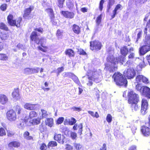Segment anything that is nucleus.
I'll use <instances>...</instances> for the list:
<instances>
[{
  "label": "nucleus",
  "mask_w": 150,
  "mask_h": 150,
  "mask_svg": "<svg viewBox=\"0 0 150 150\" xmlns=\"http://www.w3.org/2000/svg\"><path fill=\"white\" fill-rule=\"evenodd\" d=\"M124 59V58L122 56H120L118 59L117 58L115 59L112 54L109 55L107 57L105 69L110 72H113L117 69V65L118 62L122 64Z\"/></svg>",
  "instance_id": "f257e3e1"
},
{
  "label": "nucleus",
  "mask_w": 150,
  "mask_h": 150,
  "mask_svg": "<svg viewBox=\"0 0 150 150\" xmlns=\"http://www.w3.org/2000/svg\"><path fill=\"white\" fill-rule=\"evenodd\" d=\"M101 71L100 70H98L94 69L93 71L88 70L87 72L88 81L87 83L88 86H91L93 84V82L96 83H99L101 80Z\"/></svg>",
  "instance_id": "f03ea898"
},
{
  "label": "nucleus",
  "mask_w": 150,
  "mask_h": 150,
  "mask_svg": "<svg viewBox=\"0 0 150 150\" xmlns=\"http://www.w3.org/2000/svg\"><path fill=\"white\" fill-rule=\"evenodd\" d=\"M112 78L114 79V81L117 85L126 86L127 81L121 74L119 72L115 73L113 76Z\"/></svg>",
  "instance_id": "7ed1b4c3"
},
{
  "label": "nucleus",
  "mask_w": 150,
  "mask_h": 150,
  "mask_svg": "<svg viewBox=\"0 0 150 150\" xmlns=\"http://www.w3.org/2000/svg\"><path fill=\"white\" fill-rule=\"evenodd\" d=\"M138 95L132 91H130L128 93V103L129 104L137 103L138 101Z\"/></svg>",
  "instance_id": "20e7f679"
},
{
  "label": "nucleus",
  "mask_w": 150,
  "mask_h": 150,
  "mask_svg": "<svg viewBox=\"0 0 150 150\" xmlns=\"http://www.w3.org/2000/svg\"><path fill=\"white\" fill-rule=\"evenodd\" d=\"M128 59L129 61L132 62H135L137 59H139L135 53L134 49L133 47H131L129 50Z\"/></svg>",
  "instance_id": "39448f33"
},
{
  "label": "nucleus",
  "mask_w": 150,
  "mask_h": 150,
  "mask_svg": "<svg viewBox=\"0 0 150 150\" xmlns=\"http://www.w3.org/2000/svg\"><path fill=\"white\" fill-rule=\"evenodd\" d=\"M7 117L11 121L15 120L16 119V112L13 110H9L7 113Z\"/></svg>",
  "instance_id": "423d86ee"
},
{
  "label": "nucleus",
  "mask_w": 150,
  "mask_h": 150,
  "mask_svg": "<svg viewBox=\"0 0 150 150\" xmlns=\"http://www.w3.org/2000/svg\"><path fill=\"white\" fill-rule=\"evenodd\" d=\"M101 43L98 41L90 42L91 49L92 50H100L101 47Z\"/></svg>",
  "instance_id": "0eeeda50"
},
{
  "label": "nucleus",
  "mask_w": 150,
  "mask_h": 150,
  "mask_svg": "<svg viewBox=\"0 0 150 150\" xmlns=\"http://www.w3.org/2000/svg\"><path fill=\"white\" fill-rule=\"evenodd\" d=\"M148 103L147 100L143 99L142 101L141 112L143 115H145L147 112L146 110L147 109Z\"/></svg>",
  "instance_id": "6e6552de"
},
{
  "label": "nucleus",
  "mask_w": 150,
  "mask_h": 150,
  "mask_svg": "<svg viewBox=\"0 0 150 150\" xmlns=\"http://www.w3.org/2000/svg\"><path fill=\"white\" fill-rule=\"evenodd\" d=\"M145 45L142 46L139 49L140 54L143 55L150 50V44H148L145 43L144 41Z\"/></svg>",
  "instance_id": "1a4fd4ad"
},
{
  "label": "nucleus",
  "mask_w": 150,
  "mask_h": 150,
  "mask_svg": "<svg viewBox=\"0 0 150 150\" xmlns=\"http://www.w3.org/2000/svg\"><path fill=\"white\" fill-rule=\"evenodd\" d=\"M125 75L128 79L133 78L135 75V72L134 70L133 69L129 68L125 72Z\"/></svg>",
  "instance_id": "9d476101"
},
{
  "label": "nucleus",
  "mask_w": 150,
  "mask_h": 150,
  "mask_svg": "<svg viewBox=\"0 0 150 150\" xmlns=\"http://www.w3.org/2000/svg\"><path fill=\"white\" fill-rule=\"evenodd\" d=\"M29 120V118L27 117H26L24 119H21L20 123L18 124V127L21 129L23 128L26 125H27V123H29V122H28Z\"/></svg>",
  "instance_id": "9b49d317"
},
{
  "label": "nucleus",
  "mask_w": 150,
  "mask_h": 150,
  "mask_svg": "<svg viewBox=\"0 0 150 150\" xmlns=\"http://www.w3.org/2000/svg\"><path fill=\"white\" fill-rule=\"evenodd\" d=\"M136 81L137 83L141 82L146 83H149L148 80L146 78L142 75H140L137 76L136 78Z\"/></svg>",
  "instance_id": "f8f14e48"
},
{
  "label": "nucleus",
  "mask_w": 150,
  "mask_h": 150,
  "mask_svg": "<svg viewBox=\"0 0 150 150\" xmlns=\"http://www.w3.org/2000/svg\"><path fill=\"white\" fill-rule=\"evenodd\" d=\"M39 34L33 31L30 35V38L32 41H34L36 43L39 44L40 40L38 37Z\"/></svg>",
  "instance_id": "ddd939ff"
},
{
  "label": "nucleus",
  "mask_w": 150,
  "mask_h": 150,
  "mask_svg": "<svg viewBox=\"0 0 150 150\" xmlns=\"http://www.w3.org/2000/svg\"><path fill=\"white\" fill-rule=\"evenodd\" d=\"M141 131L144 136L147 137L150 134V129L145 126H143L141 127Z\"/></svg>",
  "instance_id": "4468645a"
},
{
  "label": "nucleus",
  "mask_w": 150,
  "mask_h": 150,
  "mask_svg": "<svg viewBox=\"0 0 150 150\" xmlns=\"http://www.w3.org/2000/svg\"><path fill=\"white\" fill-rule=\"evenodd\" d=\"M40 118H37L33 120L29 119V123H27V125L31 126L39 124L40 122Z\"/></svg>",
  "instance_id": "2eb2a0df"
},
{
  "label": "nucleus",
  "mask_w": 150,
  "mask_h": 150,
  "mask_svg": "<svg viewBox=\"0 0 150 150\" xmlns=\"http://www.w3.org/2000/svg\"><path fill=\"white\" fill-rule=\"evenodd\" d=\"M22 20L21 18L19 17L16 20H14L13 19L11 20V22L13 23L12 24H9V25L12 26H16L17 27H20V23Z\"/></svg>",
  "instance_id": "dca6fc26"
},
{
  "label": "nucleus",
  "mask_w": 150,
  "mask_h": 150,
  "mask_svg": "<svg viewBox=\"0 0 150 150\" xmlns=\"http://www.w3.org/2000/svg\"><path fill=\"white\" fill-rule=\"evenodd\" d=\"M62 13L64 17L67 18H72L74 15V13L68 11H62Z\"/></svg>",
  "instance_id": "f3484780"
},
{
  "label": "nucleus",
  "mask_w": 150,
  "mask_h": 150,
  "mask_svg": "<svg viewBox=\"0 0 150 150\" xmlns=\"http://www.w3.org/2000/svg\"><path fill=\"white\" fill-rule=\"evenodd\" d=\"M34 9L33 6H30L28 8L25 9L24 11V13L23 17L25 18H27L30 13L31 11Z\"/></svg>",
  "instance_id": "a211bd4d"
},
{
  "label": "nucleus",
  "mask_w": 150,
  "mask_h": 150,
  "mask_svg": "<svg viewBox=\"0 0 150 150\" xmlns=\"http://www.w3.org/2000/svg\"><path fill=\"white\" fill-rule=\"evenodd\" d=\"M45 123L46 125L51 127L54 125L53 119L52 118H47L45 120Z\"/></svg>",
  "instance_id": "6ab92c4d"
},
{
  "label": "nucleus",
  "mask_w": 150,
  "mask_h": 150,
  "mask_svg": "<svg viewBox=\"0 0 150 150\" xmlns=\"http://www.w3.org/2000/svg\"><path fill=\"white\" fill-rule=\"evenodd\" d=\"M54 139L55 140L57 141L59 143H61L62 144L64 143L63 136H62L60 134H57L56 133L55 134Z\"/></svg>",
  "instance_id": "aec40b11"
},
{
  "label": "nucleus",
  "mask_w": 150,
  "mask_h": 150,
  "mask_svg": "<svg viewBox=\"0 0 150 150\" xmlns=\"http://www.w3.org/2000/svg\"><path fill=\"white\" fill-rule=\"evenodd\" d=\"M8 99L7 97L4 94L0 95V103L4 105L6 103Z\"/></svg>",
  "instance_id": "412c9836"
},
{
  "label": "nucleus",
  "mask_w": 150,
  "mask_h": 150,
  "mask_svg": "<svg viewBox=\"0 0 150 150\" xmlns=\"http://www.w3.org/2000/svg\"><path fill=\"white\" fill-rule=\"evenodd\" d=\"M36 105L35 104H32L30 103H26L25 104L24 106V108L27 110H35L36 108L35 106Z\"/></svg>",
  "instance_id": "4be33fe9"
},
{
  "label": "nucleus",
  "mask_w": 150,
  "mask_h": 150,
  "mask_svg": "<svg viewBox=\"0 0 150 150\" xmlns=\"http://www.w3.org/2000/svg\"><path fill=\"white\" fill-rule=\"evenodd\" d=\"M143 94L150 98V89L146 86L143 87Z\"/></svg>",
  "instance_id": "5701e85b"
},
{
  "label": "nucleus",
  "mask_w": 150,
  "mask_h": 150,
  "mask_svg": "<svg viewBox=\"0 0 150 150\" xmlns=\"http://www.w3.org/2000/svg\"><path fill=\"white\" fill-rule=\"evenodd\" d=\"M12 96L14 99L18 100L20 98L19 91L18 89L15 90L12 93Z\"/></svg>",
  "instance_id": "b1692460"
},
{
  "label": "nucleus",
  "mask_w": 150,
  "mask_h": 150,
  "mask_svg": "<svg viewBox=\"0 0 150 150\" xmlns=\"http://www.w3.org/2000/svg\"><path fill=\"white\" fill-rule=\"evenodd\" d=\"M21 143L17 141L12 142L10 143L8 145V147H14L17 148L20 146Z\"/></svg>",
  "instance_id": "393cba45"
},
{
  "label": "nucleus",
  "mask_w": 150,
  "mask_h": 150,
  "mask_svg": "<svg viewBox=\"0 0 150 150\" xmlns=\"http://www.w3.org/2000/svg\"><path fill=\"white\" fill-rule=\"evenodd\" d=\"M39 115L40 119H42L43 118L46 117L48 116V114L46 110L42 109L41 112H39Z\"/></svg>",
  "instance_id": "a878e982"
},
{
  "label": "nucleus",
  "mask_w": 150,
  "mask_h": 150,
  "mask_svg": "<svg viewBox=\"0 0 150 150\" xmlns=\"http://www.w3.org/2000/svg\"><path fill=\"white\" fill-rule=\"evenodd\" d=\"M72 29L74 32L77 34L80 33V28L79 26L76 25L74 24L73 25Z\"/></svg>",
  "instance_id": "bb28decb"
},
{
  "label": "nucleus",
  "mask_w": 150,
  "mask_h": 150,
  "mask_svg": "<svg viewBox=\"0 0 150 150\" xmlns=\"http://www.w3.org/2000/svg\"><path fill=\"white\" fill-rule=\"evenodd\" d=\"M65 54L69 57H74L75 55L74 51L71 49H69L65 51Z\"/></svg>",
  "instance_id": "cd10ccee"
},
{
  "label": "nucleus",
  "mask_w": 150,
  "mask_h": 150,
  "mask_svg": "<svg viewBox=\"0 0 150 150\" xmlns=\"http://www.w3.org/2000/svg\"><path fill=\"white\" fill-rule=\"evenodd\" d=\"M47 11L50 13V17L51 19V21L52 23L54 25H56L57 24V22L54 21V14L53 13V11L51 9H49L47 10Z\"/></svg>",
  "instance_id": "c85d7f7f"
},
{
  "label": "nucleus",
  "mask_w": 150,
  "mask_h": 150,
  "mask_svg": "<svg viewBox=\"0 0 150 150\" xmlns=\"http://www.w3.org/2000/svg\"><path fill=\"white\" fill-rule=\"evenodd\" d=\"M128 52H129V50L126 46L122 47L120 49L121 53L124 56H126Z\"/></svg>",
  "instance_id": "c756f323"
},
{
  "label": "nucleus",
  "mask_w": 150,
  "mask_h": 150,
  "mask_svg": "<svg viewBox=\"0 0 150 150\" xmlns=\"http://www.w3.org/2000/svg\"><path fill=\"white\" fill-rule=\"evenodd\" d=\"M0 37L2 40L7 39L8 37L7 33L4 32H1L0 33Z\"/></svg>",
  "instance_id": "7c9ffc66"
},
{
  "label": "nucleus",
  "mask_w": 150,
  "mask_h": 150,
  "mask_svg": "<svg viewBox=\"0 0 150 150\" xmlns=\"http://www.w3.org/2000/svg\"><path fill=\"white\" fill-rule=\"evenodd\" d=\"M115 0H109L108 3V6H107V11H109V10L111 8V6L114 4Z\"/></svg>",
  "instance_id": "2f4dec72"
},
{
  "label": "nucleus",
  "mask_w": 150,
  "mask_h": 150,
  "mask_svg": "<svg viewBox=\"0 0 150 150\" xmlns=\"http://www.w3.org/2000/svg\"><path fill=\"white\" fill-rule=\"evenodd\" d=\"M38 115L37 113L35 111H32L29 113V117L30 119H32L33 117H36Z\"/></svg>",
  "instance_id": "473e14b6"
},
{
  "label": "nucleus",
  "mask_w": 150,
  "mask_h": 150,
  "mask_svg": "<svg viewBox=\"0 0 150 150\" xmlns=\"http://www.w3.org/2000/svg\"><path fill=\"white\" fill-rule=\"evenodd\" d=\"M137 103H135L130 104L131 105V107L132 110L137 111L139 107Z\"/></svg>",
  "instance_id": "72a5a7b5"
},
{
  "label": "nucleus",
  "mask_w": 150,
  "mask_h": 150,
  "mask_svg": "<svg viewBox=\"0 0 150 150\" xmlns=\"http://www.w3.org/2000/svg\"><path fill=\"white\" fill-rule=\"evenodd\" d=\"M29 133L28 132H25L24 134V138L27 140H30L33 139L32 137L29 136Z\"/></svg>",
  "instance_id": "f704fd0d"
},
{
  "label": "nucleus",
  "mask_w": 150,
  "mask_h": 150,
  "mask_svg": "<svg viewBox=\"0 0 150 150\" xmlns=\"http://www.w3.org/2000/svg\"><path fill=\"white\" fill-rule=\"evenodd\" d=\"M88 112L94 117H96V118H97L99 117V115L97 112H96L95 113H94L92 111H88Z\"/></svg>",
  "instance_id": "c9c22d12"
},
{
  "label": "nucleus",
  "mask_w": 150,
  "mask_h": 150,
  "mask_svg": "<svg viewBox=\"0 0 150 150\" xmlns=\"http://www.w3.org/2000/svg\"><path fill=\"white\" fill-rule=\"evenodd\" d=\"M13 19V16L12 14H9L7 17V21L9 24H12L13 23L11 22V20Z\"/></svg>",
  "instance_id": "e433bc0d"
},
{
  "label": "nucleus",
  "mask_w": 150,
  "mask_h": 150,
  "mask_svg": "<svg viewBox=\"0 0 150 150\" xmlns=\"http://www.w3.org/2000/svg\"><path fill=\"white\" fill-rule=\"evenodd\" d=\"M71 78L76 83L78 84L80 83V82L78 77L75 75L73 74L71 76Z\"/></svg>",
  "instance_id": "4c0bfd02"
},
{
  "label": "nucleus",
  "mask_w": 150,
  "mask_h": 150,
  "mask_svg": "<svg viewBox=\"0 0 150 150\" xmlns=\"http://www.w3.org/2000/svg\"><path fill=\"white\" fill-rule=\"evenodd\" d=\"M0 29L6 30H8V28L6 25L4 23L2 22L0 23Z\"/></svg>",
  "instance_id": "58836bf2"
},
{
  "label": "nucleus",
  "mask_w": 150,
  "mask_h": 150,
  "mask_svg": "<svg viewBox=\"0 0 150 150\" xmlns=\"http://www.w3.org/2000/svg\"><path fill=\"white\" fill-rule=\"evenodd\" d=\"M57 145V143L55 141H51L49 142L48 147L49 148L50 147H54L56 146Z\"/></svg>",
  "instance_id": "ea45409f"
},
{
  "label": "nucleus",
  "mask_w": 150,
  "mask_h": 150,
  "mask_svg": "<svg viewBox=\"0 0 150 150\" xmlns=\"http://www.w3.org/2000/svg\"><path fill=\"white\" fill-rule=\"evenodd\" d=\"M67 7L70 9H72L74 7V5L71 1H69L67 2Z\"/></svg>",
  "instance_id": "a19ab883"
},
{
  "label": "nucleus",
  "mask_w": 150,
  "mask_h": 150,
  "mask_svg": "<svg viewBox=\"0 0 150 150\" xmlns=\"http://www.w3.org/2000/svg\"><path fill=\"white\" fill-rule=\"evenodd\" d=\"M40 69V68L38 67H35L31 68V74L38 73Z\"/></svg>",
  "instance_id": "79ce46f5"
},
{
  "label": "nucleus",
  "mask_w": 150,
  "mask_h": 150,
  "mask_svg": "<svg viewBox=\"0 0 150 150\" xmlns=\"http://www.w3.org/2000/svg\"><path fill=\"white\" fill-rule=\"evenodd\" d=\"M144 41L146 44H150V35L146 36L144 40Z\"/></svg>",
  "instance_id": "37998d69"
},
{
  "label": "nucleus",
  "mask_w": 150,
  "mask_h": 150,
  "mask_svg": "<svg viewBox=\"0 0 150 150\" xmlns=\"http://www.w3.org/2000/svg\"><path fill=\"white\" fill-rule=\"evenodd\" d=\"M74 146L76 150H79L82 148V145L79 143H74Z\"/></svg>",
  "instance_id": "c03bdc74"
},
{
  "label": "nucleus",
  "mask_w": 150,
  "mask_h": 150,
  "mask_svg": "<svg viewBox=\"0 0 150 150\" xmlns=\"http://www.w3.org/2000/svg\"><path fill=\"white\" fill-rule=\"evenodd\" d=\"M102 15L100 14L99 16H98L96 18V21L97 24L98 25H99L102 19Z\"/></svg>",
  "instance_id": "a18cd8bd"
},
{
  "label": "nucleus",
  "mask_w": 150,
  "mask_h": 150,
  "mask_svg": "<svg viewBox=\"0 0 150 150\" xmlns=\"http://www.w3.org/2000/svg\"><path fill=\"white\" fill-rule=\"evenodd\" d=\"M6 135L5 130L2 127L0 128V136H3Z\"/></svg>",
  "instance_id": "49530a36"
},
{
  "label": "nucleus",
  "mask_w": 150,
  "mask_h": 150,
  "mask_svg": "<svg viewBox=\"0 0 150 150\" xmlns=\"http://www.w3.org/2000/svg\"><path fill=\"white\" fill-rule=\"evenodd\" d=\"M31 68H26L24 69V72L25 73L28 74H31Z\"/></svg>",
  "instance_id": "de8ad7c7"
},
{
  "label": "nucleus",
  "mask_w": 150,
  "mask_h": 150,
  "mask_svg": "<svg viewBox=\"0 0 150 150\" xmlns=\"http://www.w3.org/2000/svg\"><path fill=\"white\" fill-rule=\"evenodd\" d=\"M70 137L72 139H75L77 137V134L74 132H71L70 134Z\"/></svg>",
  "instance_id": "09e8293b"
},
{
  "label": "nucleus",
  "mask_w": 150,
  "mask_h": 150,
  "mask_svg": "<svg viewBox=\"0 0 150 150\" xmlns=\"http://www.w3.org/2000/svg\"><path fill=\"white\" fill-rule=\"evenodd\" d=\"M43 48L40 47V46H38V48L39 50H41L42 51H43L44 52H45L47 51V49H48V47L46 46H44L42 47Z\"/></svg>",
  "instance_id": "8fccbe9b"
},
{
  "label": "nucleus",
  "mask_w": 150,
  "mask_h": 150,
  "mask_svg": "<svg viewBox=\"0 0 150 150\" xmlns=\"http://www.w3.org/2000/svg\"><path fill=\"white\" fill-rule=\"evenodd\" d=\"M82 125L81 124H80L78 125H77V129H79L78 132V133L81 134L82 131Z\"/></svg>",
  "instance_id": "3c124183"
},
{
  "label": "nucleus",
  "mask_w": 150,
  "mask_h": 150,
  "mask_svg": "<svg viewBox=\"0 0 150 150\" xmlns=\"http://www.w3.org/2000/svg\"><path fill=\"white\" fill-rule=\"evenodd\" d=\"M65 0H58V6L60 8L63 7V4Z\"/></svg>",
  "instance_id": "603ef678"
},
{
  "label": "nucleus",
  "mask_w": 150,
  "mask_h": 150,
  "mask_svg": "<svg viewBox=\"0 0 150 150\" xmlns=\"http://www.w3.org/2000/svg\"><path fill=\"white\" fill-rule=\"evenodd\" d=\"M138 30V32L137 34V39H138L140 38L142 36V31L140 29H137V30Z\"/></svg>",
  "instance_id": "864d4df0"
},
{
  "label": "nucleus",
  "mask_w": 150,
  "mask_h": 150,
  "mask_svg": "<svg viewBox=\"0 0 150 150\" xmlns=\"http://www.w3.org/2000/svg\"><path fill=\"white\" fill-rule=\"evenodd\" d=\"M106 120L109 122H110L112 120V116L110 114H108L106 117Z\"/></svg>",
  "instance_id": "5fc2aeb1"
},
{
  "label": "nucleus",
  "mask_w": 150,
  "mask_h": 150,
  "mask_svg": "<svg viewBox=\"0 0 150 150\" xmlns=\"http://www.w3.org/2000/svg\"><path fill=\"white\" fill-rule=\"evenodd\" d=\"M76 122V120L74 118H72L71 120L69 122V124L70 125H73Z\"/></svg>",
  "instance_id": "6e6d98bb"
},
{
  "label": "nucleus",
  "mask_w": 150,
  "mask_h": 150,
  "mask_svg": "<svg viewBox=\"0 0 150 150\" xmlns=\"http://www.w3.org/2000/svg\"><path fill=\"white\" fill-rule=\"evenodd\" d=\"M64 118L63 117L59 118L57 120V124L59 125L62 123L63 121Z\"/></svg>",
  "instance_id": "4d7b16f0"
},
{
  "label": "nucleus",
  "mask_w": 150,
  "mask_h": 150,
  "mask_svg": "<svg viewBox=\"0 0 150 150\" xmlns=\"http://www.w3.org/2000/svg\"><path fill=\"white\" fill-rule=\"evenodd\" d=\"M39 40H40V42L39 44H40L41 46L42 47H43V45L44 43L46 42V40L44 38H42L40 39H39Z\"/></svg>",
  "instance_id": "13d9d810"
},
{
  "label": "nucleus",
  "mask_w": 150,
  "mask_h": 150,
  "mask_svg": "<svg viewBox=\"0 0 150 150\" xmlns=\"http://www.w3.org/2000/svg\"><path fill=\"white\" fill-rule=\"evenodd\" d=\"M34 32H35L37 33L38 32L40 33H42L43 31V29L41 28H36L35 29Z\"/></svg>",
  "instance_id": "bf43d9fd"
},
{
  "label": "nucleus",
  "mask_w": 150,
  "mask_h": 150,
  "mask_svg": "<svg viewBox=\"0 0 150 150\" xmlns=\"http://www.w3.org/2000/svg\"><path fill=\"white\" fill-rule=\"evenodd\" d=\"M73 149V146L69 144H67L66 145L65 149L66 150H72Z\"/></svg>",
  "instance_id": "052dcab7"
},
{
  "label": "nucleus",
  "mask_w": 150,
  "mask_h": 150,
  "mask_svg": "<svg viewBox=\"0 0 150 150\" xmlns=\"http://www.w3.org/2000/svg\"><path fill=\"white\" fill-rule=\"evenodd\" d=\"M94 91L96 92L95 94L96 96V97L98 99L99 97V91L98 89L96 88H94Z\"/></svg>",
  "instance_id": "680f3d73"
},
{
  "label": "nucleus",
  "mask_w": 150,
  "mask_h": 150,
  "mask_svg": "<svg viewBox=\"0 0 150 150\" xmlns=\"http://www.w3.org/2000/svg\"><path fill=\"white\" fill-rule=\"evenodd\" d=\"M62 33L59 30H57V35L58 38H61L62 36Z\"/></svg>",
  "instance_id": "e2e57ef3"
},
{
  "label": "nucleus",
  "mask_w": 150,
  "mask_h": 150,
  "mask_svg": "<svg viewBox=\"0 0 150 150\" xmlns=\"http://www.w3.org/2000/svg\"><path fill=\"white\" fill-rule=\"evenodd\" d=\"M78 52L80 54L85 55L86 54V52L83 49L81 48L78 50Z\"/></svg>",
  "instance_id": "0e129e2a"
},
{
  "label": "nucleus",
  "mask_w": 150,
  "mask_h": 150,
  "mask_svg": "<svg viewBox=\"0 0 150 150\" xmlns=\"http://www.w3.org/2000/svg\"><path fill=\"white\" fill-rule=\"evenodd\" d=\"M1 59L2 60H6L8 59V57L5 54H1Z\"/></svg>",
  "instance_id": "69168bd1"
},
{
  "label": "nucleus",
  "mask_w": 150,
  "mask_h": 150,
  "mask_svg": "<svg viewBox=\"0 0 150 150\" xmlns=\"http://www.w3.org/2000/svg\"><path fill=\"white\" fill-rule=\"evenodd\" d=\"M104 3L103 0H101L100 1L99 5V8L100 11H101L103 8V5Z\"/></svg>",
  "instance_id": "338daca9"
},
{
  "label": "nucleus",
  "mask_w": 150,
  "mask_h": 150,
  "mask_svg": "<svg viewBox=\"0 0 150 150\" xmlns=\"http://www.w3.org/2000/svg\"><path fill=\"white\" fill-rule=\"evenodd\" d=\"M41 150H46L47 149V146L45 144H41V145L40 147Z\"/></svg>",
  "instance_id": "774afa93"
}]
</instances>
